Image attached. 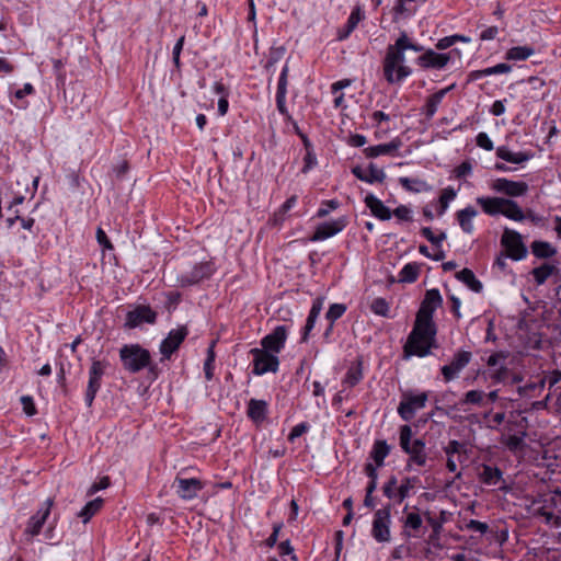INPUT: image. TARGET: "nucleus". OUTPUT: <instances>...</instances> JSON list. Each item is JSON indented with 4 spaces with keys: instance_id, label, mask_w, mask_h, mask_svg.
I'll return each mask as SVG.
<instances>
[{
    "instance_id": "26",
    "label": "nucleus",
    "mask_w": 561,
    "mask_h": 561,
    "mask_svg": "<svg viewBox=\"0 0 561 561\" xmlns=\"http://www.w3.org/2000/svg\"><path fill=\"white\" fill-rule=\"evenodd\" d=\"M477 204H479L482 210L489 216L502 215L503 207L505 206V198L503 197H478Z\"/></svg>"
},
{
    "instance_id": "11",
    "label": "nucleus",
    "mask_w": 561,
    "mask_h": 561,
    "mask_svg": "<svg viewBox=\"0 0 561 561\" xmlns=\"http://www.w3.org/2000/svg\"><path fill=\"white\" fill-rule=\"evenodd\" d=\"M107 365L108 364L106 362L96 359H94L91 364L89 370V381L84 398L88 407L92 405L95 396L101 388V379L105 373Z\"/></svg>"
},
{
    "instance_id": "46",
    "label": "nucleus",
    "mask_w": 561,
    "mask_h": 561,
    "mask_svg": "<svg viewBox=\"0 0 561 561\" xmlns=\"http://www.w3.org/2000/svg\"><path fill=\"white\" fill-rule=\"evenodd\" d=\"M456 195H457V192L451 186H448L442 191L439 199H438V203H439L438 215L439 216H442L446 211L449 203L456 197Z\"/></svg>"
},
{
    "instance_id": "36",
    "label": "nucleus",
    "mask_w": 561,
    "mask_h": 561,
    "mask_svg": "<svg viewBox=\"0 0 561 561\" xmlns=\"http://www.w3.org/2000/svg\"><path fill=\"white\" fill-rule=\"evenodd\" d=\"M502 215L515 221H523L526 218L517 202L512 198H505Z\"/></svg>"
},
{
    "instance_id": "33",
    "label": "nucleus",
    "mask_w": 561,
    "mask_h": 561,
    "mask_svg": "<svg viewBox=\"0 0 561 561\" xmlns=\"http://www.w3.org/2000/svg\"><path fill=\"white\" fill-rule=\"evenodd\" d=\"M456 277L474 293H481L483 289L482 283L476 277L474 273L470 268H462L456 274Z\"/></svg>"
},
{
    "instance_id": "53",
    "label": "nucleus",
    "mask_w": 561,
    "mask_h": 561,
    "mask_svg": "<svg viewBox=\"0 0 561 561\" xmlns=\"http://www.w3.org/2000/svg\"><path fill=\"white\" fill-rule=\"evenodd\" d=\"M377 468L378 467L374 466L370 462H367L364 468L366 476L369 478V482L366 488H370L373 485L371 491H376V489H377V479H378Z\"/></svg>"
},
{
    "instance_id": "39",
    "label": "nucleus",
    "mask_w": 561,
    "mask_h": 561,
    "mask_svg": "<svg viewBox=\"0 0 561 561\" xmlns=\"http://www.w3.org/2000/svg\"><path fill=\"white\" fill-rule=\"evenodd\" d=\"M545 386L546 379L541 378L538 381L528 382L525 386H519L517 391L520 397L534 398L543 390Z\"/></svg>"
},
{
    "instance_id": "30",
    "label": "nucleus",
    "mask_w": 561,
    "mask_h": 561,
    "mask_svg": "<svg viewBox=\"0 0 561 561\" xmlns=\"http://www.w3.org/2000/svg\"><path fill=\"white\" fill-rule=\"evenodd\" d=\"M560 273V268L554 264L543 263L538 267L531 270L530 274L533 275L537 285H543L550 276L557 275Z\"/></svg>"
},
{
    "instance_id": "2",
    "label": "nucleus",
    "mask_w": 561,
    "mask_h": 561,
    "mask_svg": "<svg viewBox=\"0 0 561 561\" xmlns=\"http://www.w3.org/2000/svg\"><path fill=\"white\" fill-rule=\"evenodd\" d=\"M405 49L398 37L394 44L387 47L383 58V76L388 83H399L412 75V69L405 64Z\"/></svg>"
},
{
    "instance_id": "38",
    "label": "nucleus",
    "mask_w": 561,
    "mask_h": 561,
    "mask_svg": "<svg viewBox=\"0 0 561 561\" xmlns=\"http://www.w3.org/2000/svg\"><path fill=\"white\" fill-rule=\"evenodd\" d=\"M421 482L420 478L414 477H405L402 481L400 486L397 491V502L401 503L404 501L409 495L410 491L415 488Z\"/></svg>"
},
{
    "instance_id": "62",
    "label": "nucleus",
    "mask_w": 561,
    "mask_h": 561,
    "mask_svg": "<svg viewBox=\"0 0 561 561\" xmlns=\"http://www.w3.org/2000/svg\"><path fill=\"white\" fill-rule=\"evenodd\" d=\"M283 528V523L282 522H278V523H275L273 525V531L272 534L270 535V537L264 541V545L267 547V548H273L276 543H277V540H278V536H279V531L280 529Z\"/></svg>"
},
{
    "instance_id": "6",
    "label": "nucleus",
    "mask_w": 561,
    "mask_h": 561,
    "mask_svg": "<svg viewBox=\"0 0 561 561\" xmlns=\"http://www.w3.org/2000/svg\"><path fill=\"white\" fill-rule=\"evenodd\" d=\"M501 245L505 250L504 253L514 261H520L527 256V247L518 231L505 228L501 237Z\"/></svg>"
},
{
    "instance_id": "35",
    "label": "nucleus",
    "mask_w": 561,
    "mask_h": 561,
    "mask_svg": "<svg viewBox=\"0 0 561 561\" xmlns=\"http://www.w3.org/2000/svg\"><path fill=\"white\" fill-rule=\"evenodd\" d=\"M530 249L531 253L538 259H549L557 253V249L547 241H534Z\"/></svg>"
},
{
    "instance_id": "28",
    "label": "nucleus",
    "mask_w": 561,
    "mask_h": 561,
    "mask_svg": "<svg viewBox=\"0 0 561 561\" xmlns=\"http://www.w3.org/2000/svg\"><path fill=\"white\" fill-rule=\"evenodd\" d=\"M478 215L473 206H467L456 213L457 221L465 233L471 234L474 230L472 219Z\"/></svg>"
},
{
    "instance_id": "1",
    "label": "nucleus",
    "mask_w": 561,
    "mask_h": 561,
    "mask_svg": "<svg viewBox=\"0 0 561 561\" xmlns=\"http://www.w3.org/2000/svg\"><path fill=\"white\" fill-rule=\"evenodd\" d=\"M436 334V323H430L415 319L413 329L408 335L407 342L403 345L404 357H425L430 355L433 348L438 347Z\"/></svg>"
},
{
    "instance_id": "42",
    "label": "nucleus",
    "mask_w": 561,
    "mask_h": 561,
    "mask_svg": "<svg viewBox=\"0 0 561 561\" xmlns=\"http://www.w3.org/2000/svg\"><path fill=\"white\" fill-rule=\"evenodd\" d=\"M420 274V267L416 263L405 264L399 273L400 283H414Z\"/></svg>"
},
{
    "instance_id": "13",
    "label": "nucleus",
    "mask_w": 561,
    "mask_h": 561,
    "mask_svg": "<svg viewBox=\"0 0 561 561\" xmlns=\"http://www.w3.org/2000/svg\"><path fill=\"white\" fill-rule=\"evenodd\" d=\"M214 271L215 268L211 262H201L195 264L190 272L181 274L178 277V282L182 287L193 286L205 278H209Z\"/></svg>"
},
{
    "instance_id": "45",
    "label": "nucleus",
    "mask_w": 561,
    "mask_h": 561,
    "mask_svg": "<svg viewBox=\"0 0 561 561\" xmlns=\"http://www.w3.org/2000/svg\"><path fill=\"white\" fill-rule=\"evenodd\" d=\"M535 53L529 46H515L507 50L506 59L508 60H526Z\"/></svg>"
},
{
    "instance_id": "55",
    "label": "nucleus",
    "mask_w": 561,
    "mask_h": 561,
    "mask_svg": "<svg viewBox=\"0 0 561 561\" xmlns=\"http://www.w3.org/2000/svg\"><path fill=\"white\" fill-rule=\"evenodd\" d=\"M398 484V480L396 476H391L388 481L382 486V492L386 497L389 500L397 499V492H394V488Z\"/></svg>"
},
{
    "instance_id": "51",
    "label": "nucleus",
    "mask_w": 561,
    "mask_h": 561,
    "mask_svg": "<svg viewBox=\"0 0 561 561\" xmlns=\"http://www.w3.org/2000/svg\"><path fill=\"white\" fill-rule=\"evenodd\" d=\"M340 202L337 199H327L322 201L320 208L318 209L316 217L324 218L327 217L331 210H335L339 208Z\"/></svg>"
},
{
    "instance_id": "37",
    "label": "nucleus",
    "mask_w": 561,
    "mask_h": 561,
    "mask_svg": "<svg viewBox=\"0 0 561 561\" xmlns=\"http://www.w3.org/2000/svg\"><path fill=\"white\" fill-rule=\"evenodd\" d=\"M103 503L102 497L88 502L78 513V516L83 519V523H88L101 510Z\"/></svg>"
},
{
    "instance_id": "63",
    "label": "nucleus",
    "mask_w": 561,
    "mask_h": 561,
    "mask_svg": "<svg viewBox=\"0 0 561 561\" xmlns=\"http://www.w3.org/2000/svg\"><path fill=\"white\" fill-rule=\"evenodd\" d=\"M21 403L23 405V411L26 415L33 416L37 413V410L35 408L33 398L30 396H22L21 397Z\"/></svg>"
},
{
    "instance_id": "57",
    "label": "nucleus",
    "mask_w": 561,
    "mask_h": 561,
    "mask_svg": "<svg viewBox=\"0 0 561 561\" xmlns=\"http://www.w3.org/2000/svg\"><path fill=\"white\" fill-rule=\"evenodd\" d=\"M310 426L307 422H301L297 425H295L289 435H288V440L289 442H295L296 438L300 437L301 435H304L305 433H307L309 431Z\"/></svg>"
},
{
    "instance_id": "21",
    "label": "nucleus",
    "mask_w": 561,
    "mask_h": 561,
    "mask_svg": "<svg viewBox=\"0 0 561 561\" xmlns=\"http://www.w3.org/2000/svg\"><path fill=\"white\" fill-rule=\"evenodd\" d=\"M54 504V501L51 499H47L44 503V507L39 508L36 514L31 516L27 523L26 533L32 536H37L43 525L45 524L46 519L48 518L50 514L51 506Z\"/></svg>"
},
{
    "instance_id": "27",
    "label": "nucleus",
    "mask_w": 561,
    "mask_h": 561,
    "mask_svg": "<svg viewBox=\"0 0 561 561\" xmlns=\"http://www.w3.org/2000/svg\"><path fill=\"white\" fill-rule=\"evenodd\" d=\"M287 76H288V66L285 65L282 69L280 76L278 79L277 92H276L277 110L283 115L287 114V108H286Z\"/></svg>"
},
{
    "instance_id": "14",
    "label": "nucleus",
    "mask_w": 561,
    "mask_h": 561,
    "mask_svg": "<svg viewBox=\"0 0 561 561\" xmlns=\"http://www.w3.org/2000/svg\"><path fill=\"white\" fill-rule=\"evenodd\" d=\"M347 218L345 216L339 217L331 221H324L317 226L312 236L309 237V241L318 242L334 237L347 226Z\"/></svg>"
},
{
    "instance_id": "25",
    "label": "nucleus",
    "mask_w": 561,
    "mask_h": 561,
    "mask_svg": "<svg viewBox=\"0 0 561 561\" xmlns=\"http://www.w3.org/2000/svg\"><path fill=\"white\" fill-rule=\"evenodd\" d=\"M268 412V404L265 400L251 399L248 403L247 415L256 424L262 423Z\"/></svg>"
},
{
    "instance_id": "64",
    "label": "nucleus",
    "mask_w": 561,
    "mask_h": 561,
    "mask_svg": "<svg viewBox=\"0 0 561 561\" xmlns=\"http://www.w3.org/2000/svg\"><path fill=\"white\" fill-rule=\"evenodd\" d=\"M278 550H279V554L282 557L289 556L291 561H297V556L295 554V550H294V547L290 543V540L287 539L285 541H282L278 545Z\"/></svg>"
},
{
    "instance_id": "44",
    "label": "nucleus",
    "mask_w": 561,
    "mask_h": 561,
    "mask_svg": "<svg viewBox=\"0 0 561 561\" xmlns=\"http://www.w3.org/2000/svg\"><path fill=\"white\" fill-rule=\"evenodd\" d=\"M443 99L444 92H435L427 98L424 105V113L427 119H431L435 115L437 107L442 103Z\"/></svg>"
},
{
    "instance_id": "52",
    "label": "nucleus",
    "mask_w": 561,
    "mask_h": 561,
    "mask_svg": "<svg viewBox=\"0 0 561 561\" xmlns=\"http://www.w3.org/2000/svg\"><path fill=\"white\" fill-rule=\"evenodd\" d=\"M363 19H364V12L362 11L359 5H356L352 10V12H351V14H350V16L347 19V22H346V24L348 26V31H354L357 27L358 23Z\"/></svg>"
},
{
    "instance_id": "24",
    "label": "nucleus",
    "mask_w": 561,
    "mask_h": 561,
    "mask_svg": "<svg viewBox=\"0 0 561 561\" xmlns=\"http://www.w3.org/2000/svg\"><path fill=\"white\" fill-rule=\"evenodd\" d=\"M402 146L399 137L393 138L390 142L370 146L364 149L367 158H377L382 154H393Z\"/></svg>"
},
{
    "instance_id": "43",
    "label": "nucleus",
    "mask_w": 561,
    "mask_h": 561,
    "mask_svg": "<svg viewBox=\"0 0 561 561\" xmlns=\"http://www.w3.org/2000/svg\"><path fill=\"white\" fill-rule=\"evenodd\" d=\"M399 182L409 192L420 193L430 190L428 184L421 179L400 178Z\"/></svg>"
},
{
    "instance_id": "49",
    "label": "nucleus",
    "mask_w": 561,
    "mask_h": 561,
    "mask_svg": "<svg viewBox=\"0 0 561 561\" xmlns=\"http://www.w3.org/2000/svg\"><path fill=\"white\" fill-rule=\"evenodd\" d=\"M370 310L377 316L388 318L390 307H389L388 301L385 298L378 297L373 300V302L370 305Z\"/></svg>"
},
{
    "instance_id": "4",
    "label": "nucleus",
    "mask_w": 561,
    "mask_h": 561,
    "mask_svg": "<svg viewBox=\"0 0 561 561\" xmlns=\"http://www.w3.org/2000/svg\"><path fill=\"white\" fill-rule=\"evenodd\" d=\"M119 358L125 370L136 374L149 366L151 354L139 344H125L119 350Z\"/></svg>"
},
{
    "instance_id": "29",
    "label": "nucleus",
    "mask_w": 561,
    "mask_h": 561,
    "mask_svg": "<svg viewBox=\"0 0 561 561\" xmlns=\"http://www.w3.org/2000/svg\"><path fill=\"white\" fill-rule=\"evenodd\" d=\"M391 446L385 439L375 440L369 457L374 460L376 467H382L385 459L389 456Z\"/></svg>"
},
{
    "instance_id": "20",
    "label": "nucleus",
    "mask_w": 561,
    "mask_h": 561,
    "mask_svg": "<svg viewBox=\"0 0 561 561\" xmlns=\"http://www.w3.org/2000/svg\"><path fill=\"white\" fill-rule=\"evenodd\" d=\"M492 190L497 193L505 194L510 197H519L527 193L528 184L523 181H513L505 178H500L493 181Z\"/></svg>"
},
{
    "instance_id": "5",
    "label": "nucleus",
    "mask_w": 561,
    "mask_h": 561,
    "mask_svg": "<svg viewBox=\"0 0 561 561\" xmlns=\"http://www.w3.org/2000/svg\"><path fill=\"white\" fill-rule=\"evenodd\" d=\"M427 400L428 393L426 391L421 393L404 392L397 409L399 416L403 421L410 422L415 416L416 411L425 408Z\"/></svg>"
},
{
    "instance_id": "12",
    "label": "nucleus",
    "mask_w": 561,
    "mask_h": 561,
    "mask_svg": "<svg viewBox=\"0 0 561 561\" xmlns=\"http://www.w3.org/2000/svg\"><path fill=\"white\" fill-rule=\"evenodd\" d=\"M187 335L188 329L186 325H180L176 329L171 330L159 346V351L162 354L163 359H170Z\"/></svg>"
},
{
    "instance_id": "56",
    "label": "nucleus",
    "mask_w": 561,
    "mask_h": 561,
    "mask_svg": "<svg viewBox=\"0 0 561 561\" xmlns=\"http://www.w3.org/2000/svg\"><path fill=\"white\" fill-rule=\"evenodd\" d=\"M483 391L481 390H470L465 394L462 399V403L465 404H481L483 400Z\"/></svg>"
},
{
    "instance_id": "47",
    "label": "nucleus",
    "mask_w": 561,
    "mask_h": 561,
    "mask_svg": "<svg viewBox=\"0 0 561 561\" xmlns=\"http://www.w3.org/2000/svg\"><path fill=\"white\" fill-rule=\"evenodd\" d=\"M215 344L216 342L213 341L211 344L209 345L208 350H207V357L204 362V373H205V378L207 380H211L213 377H214V363H215V352H214V347H215Z\"/></svg>"
},
{
    "instance_id": "18",
    "label": "nucleus",
    "mask_w": 561,
    "mask_h": 561,
    "mask_svg": "<svg viewBox=\"0 0 561 561\" xmlns=\"http://www.w3.org/2000/svg\"><path fill=\"white\" fill-rule=\"evenodd\" d=\"M157 312L149 306L138 305L126 314L125 327L134 329L141 323L153 324L157 321Z\"/></svg>"
},
{
    "instance_id": "16",
    "label": "nucleus",
    "mask_w": 561,
    "mask_h": 561,
    "mask_svg": "<svg viewBox=\"0 0 561 561\" xmlns=\"http://www.w3.org/2000/svg\"><path fill=\"white\" fill-rule=\"evenodd\" d=\"M459 53L457 48L449 53H436L433 49H427L417 57L416 62L424 69H443L449 62L451 54L459 55Z\"/></svg>"
},
{
    "instance_id": "34",
    "label": "nucleus",
    "mask_w": 561,
    "mask_h": 561,
    "mask_svg": "<svg viewBox=\"0 0 561 561\" xmlns=\"http://www.w3.org/2000/svg\"><path fill=\"white\" fill-rule=\"evenodd\" d=\"M363 379V362L358 359L347 369L343 382L348 387H355Z\"/></svg>"
},
{
    "instance_id": "23",
    "label": "nucleus",
    "mask_w": 561,
    "mask_h": 561,
    "mask_svg": "<svg viewBox=\"0 0 561 561\" xmlns=\"http://www.w3.org/2000/svg\"><path fill=\"white\" fill-rule=\"evenodd\" d=\"M364 203L367 208H369L370 213L377 217L379 220L386 221L390 220L392 217V211L389 207H387L378 197L374 194L369 193L366 195Z\"/></svg>"
},
{
    "instance_id": "54",
    "label": "nucleus",
    "mask_w": 561,
    "mask_h": 561,
    "mask_svg": "<svg viewBox=\"0 0 561 561\" xmlns=\"http://www.w3.org/2000/svg\"><path fill=\"white\" fill-rule=\"evenodd\" d=\"M447 457H454L455 454L465 453V445L456 439L449 440L443 448Z\"/></svg>"
},
{
    "instance_id": "31",
    "label": "nucleus",
    "mask_w": 561,
    "mask_h": 561,
    "mask_svg": "<svg viewBox=\"0 0 561 561\" xmlns=\"http://www.w3.org/2000/svg\"><path fill=\"white\" fill-rule=\"evenodd\" d=\"M512 70V66L510 64L501 62L493 67H488L481 70H474L469 73V81L478 80L483 77L500 75V73H508Z\"/></svg>"
},
{
    "instance_id": "48",
    "label": "nucleus",
    "mask_w": 561,
    "mask_h": 561,
    "mask_svg": "<svg viewBox=\"0 0 561 561\" xmlns=\"http://www.w3.org/2000/svg\"><path fill=\"white\" fill-rule=\"evenodd\" d=\"M424 515L433 533L435 535H439L443 529V525L446 522V512L442 511L438 518L433 517L430 512H425Z\"/></svg>"
},
{
    "instance_id": "9",
    "label": "nucleus",
    "mask_w": 561,
    "mask_h": 561,
    "mask_svg": "<svg viewBox=\"0 0 561 561\" xmlns=\"http://www.w3.org/2000/svg\"><path fill=\"white\" fill-rule=\"evenodd\" d=\"M506 431L508 433H513L507 435V437L503 438V444L507 447L511 451H518L522 450L525 447V437L527 436V420L526 417H522L517 422H511L508 421L506 426Z\"/></svg>"
},
{
    "instance_id": "8",
    "label": "nucleus",
    "mask_w": 561,
    "mask_h": 561,
    "mask_svg": "<svg viewBox=\"0 0 561 561\" xmlns=\"http://www.w3.org/2000/svg\"><path fill=\"white\" fill-rule=\"evenodd\" d=\"M253 356L252 373L255 376H262L266 373H276L279 367L278 357L267 351L254 347L249 352Z\"/></svg>"
},
{
    "instance_id": "61",
    "label": "nucleus",
    "mask_w": 561,
    "mask_h": 561,
    "mask_svg": "<svg viewBox=\"0 0 561 561\" xmlns=\"http://www.w3.org/2000/svg\"><path fill=\"white\" fill-rule=\"evenodd\" d=\"M558 497L561 499V491L559 489L554 490L551 494L546 495L542 500V505L548 510H552L558 506Z\"/></svg>"
},
{
    "instance_id": "41",
    "label": "nucleus",
    "mask_w": 561,
    "mask_h": 561,
    "mask_svg": "<svg viewBox=\"0 0 561 561\" xmlns=\"http://www.w3.org/2000/svg\"><path fill=\"white\" fill-rule=\"evenodd\" d=\"M286 53V48L284 46L278 47H271L267 56L266 64L264 65V69L266 72L273 75L274 73V66L284 57Z\"/></svg>"
},
{
    "instance_id": "40",
    "label": "nucleus",
    "mask_w": 561,
    "mask_h": 561,
    "mask_svg": "<svg viewBox=\"0 0 561 561\" xmlns=\"http://www.w3.org/2000/svg\"><path fill=\"white\" fill-rule=\"evenodd\" d=\"M422 517L419 513L411 512L408 513L403 520V535L409 538L413 536L409 529L417 531L422 527Z\"/></svg>"
},
{
    "instance_id": "60",
    "label": "nucleus",
    "mask_w": 561,
    "mask_h": 561,
    "mask_svg": "<svg viewBox=\"0 0 561 561\" xmlns=\"http://www.w3.org/2000/svg\"><path fill=\"white\" fill-rule=\"evenodd\" d=\"M306 156L304 158V168H302V173H307L309 172L316 164H317V157H316V153L313 152V149L310 148V149H306Z\"/></svg>"
},
{
    "instance_id": "3",
    "label": "nucleus",
    "mask_w": 561,
    "mask_h": 561,
    "mask_svg": "<svg viewBox=\"0 0 561 561\" xmlns=\"http://www.w3.org/2000/svg\"><path fill=\"white\" fill-rule=\"evenodd\" d=\"M413 432L410 425H401L399 428V445L403 453L409 455L405 470H410L414 463L423 467L427 461L426 443L422 438L412 440Z\"/></svg>"
},
{
    "instance_id": "17",
    "label": "nucleus",
    "mask_w": 561,
    "mask_h": 561,
    "mask_svg": "<svg viewBox=\"0 0 561 561\" xmlns=\"http://www.w3.org/2000/svg\"><path fill=\"white\" fill-rule=\"evenodd\" d=\"M472 353L469 351H458L450 364L440 368L442 375L446 382L454 380L458 374L471 362Z\"/></svg>"
},
{
    "instance_id": "22",
    "label": "nucleus",
    "mask_w": 561,
    "mask_h": 561,
    "mask_svg": "<svg viewBox=\"0 0 561 561\" xmlns=\"http://www.w3.org/2000/svg\"><path fill=\"white\" fill-rule=\"evenodd\" d=\"M354 176L363 182L373 184L375 182L382 183L386 179V173L382 169H378L374 163H369L368 172H366L360 165L352 168Z\"/></svg>"
},
{
    "instance_id": "19",
    "label": "nucleus",
    "mask_w": 561,
    "mask_h": 561,
    "mask_svg": "<svg viewBox=\"0 0 561 561\" xmlns=\"http://www.w3.org/2000/svg\"><path fill=\"white\" fill-rule=\"evenodd\" d=\"M287 340L286 325H277L271 333L261 340V350L278 354L285 346Z\"/></svg>"
},
{
    "instance_id": "15",
    "label": "nucleus",
    "mask_w": 561,
    "mask_h": 561,
    "mask_svg": "<svg viewBox=\"0 0 561 561\" xmlns=\"http://www.w3.org/2000/svg\"><path fill=\"white\" fill-rule=\"evenodd\" d=\"M172 488H175L179 497L190 501L195 499L198 492L203 490L204 483L197 478H182L180 472Z\"/></svg>"
},
{
    "instance_id": "58",
    "label": "nucleus",
    "mask_w": 561,
    "mask_h": 561,
    "mask_svg": "<svg viewBox=\"0 0 561 561\" xmlns=\"http://www.w3.org/2000/svg\"><path fill=\"white\" fill-rule=\"evenodd\" d=\"M392 215L396 216L399 220L402 221H412V210L407 205H399L393 211Z\"/></svg>"
},
{
    "instance_id": "59",
    "label": "nucleus",
    "mask_w": 561,
    "mask_h": 561,
    "mask_svg": "<svg viewBox=\"0 0 561 561\" xmlns=\"http://www.w3.org/2000/svg\"><path fill=\"white\" fill-rule=\"evenodd\" d=\"M543 378L546 379V382L549 383V391L557 389V387L561 385V369L549 371L548 375Z\"/></svg>"
},
{
    "instance_id": "7",
    "label": "nucleus",
    "mask_w": 561,
    "mask_h": 561,
    "mask_svg": "<svg viewBox=\"0 0 561 561\" xmlns=\"http://www.w3.org/2000/svg\"><path fill=\"white\" fill-rule=\"evenodd\" d=\"M391 504H387L382 508L377 510L374 514L371 536L377 542H389L391 539Z\"/></svg>"
},
{
    "instance_id": "32",
    "label": "nucleus",
    "mask_w": 561,
    "mask_h": 561,
    "mask_svg": "<svg viewBox=\"0 0 561 561\" xmlns=\"http://www.w3.org/2000/svg\"><path fill=\"white\" fill-rule=\"evenodd\" d=\"M502 477V470L499 467H493L490 465H483L482 471L479 473V479L481 482L488 485H496Z\"/></svg>"
},
{
    "instance_id": "10",
    "label": "nucleus",
    "mask_w": 561,
    "mask_h": 561,
    "mask_svg": "<svg viewBox=\"0 0 561 561\" xmlns=\"http://www.w3.org/2000/svg\"><path fill=\"white\" fill-rule=\"evenodd\" d=\"M443 305V297L437 288L426 290L421 306L416 312V320L435 323L434 312Z\"/></svg>"
},
{
    "instance_id": "50",
    "label": "nucleus",
    "mask_w": 561,
    "mask_h": 561,
    "mask_svg": "<svg viewBox=\"0 0 561 561\" xmlns=\"http://www.w3.org/2000/svg\"><path fill=\"white\" fill-rule=\"evenodd\" d=\"M346 309H347L346 305H344V304H332L325 313V319L329 322L334 323L337 319H340L345 313Z\"/></svg>"
}]
</instances>
